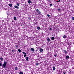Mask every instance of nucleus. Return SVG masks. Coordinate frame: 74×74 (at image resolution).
Instances as JSON below:
<instances>
[{"mask_svg": "<svg viewBox=\"0 0 74 74\" xmlns=\"http://www.w3.org/2000/svg\"><path fill=\"white\" fill-rule=\"evenodd\" d=\"M16 5H17L18 6H19V4L18 3H17L16 4Z\"/></svg>", "mask_w": 74, "mask_h": 74, "instance_id": "a878e982", "label": "nucleus"}, {"mask_svg": "<svg viewBox=\"0 0 74 74\" xmlns=\"http://www.w3.org/2000/svg\"><path fill=\"white\" fill-rule=\"evenodd\" d=\"M26 59L27 62L29 61V57H26Z\"/></svg>", "mask_w": 74, "mask_h": 74, "instance_id": "0eeeda50", "label": "nucleus"}, {"mask_svg": "<svg viewBox=\"0 0 74 74\" xmlns=\"http://www.w3.org/2000/svg\"><path fill=\"white\" fill-rule=\"evenodd\" d=\"M0 60L1 61H3V58L1 57L0 58Z\"/></svg>", "mask_w": 74, "mask_h": 74, "instance_id": "2eb2a0df", "label": "nucleus"}, {"mask_svg": "<svg viewBox=\"0 0 74 74\" xmlns=\"http://www.w3.org/2000/svg\"><path fill=\"white\" fill-rule=\"evenodd\" d=\"M16 48H18V45H16L15 46Z\"/></svg>", "mask_w": 74, "mask_h": 74, "instance_id": "b1692460", "label": "nucleus"}, {"mask_svg": "<svg viewBox=\"0 0 74 74\" xmlns=\"http://www.w3.org/2000/svg\"><path fill=\"white\" fill-rule=\"evenodd\" d=\"M39 65V63H36V66H38V65Z\"/></svg>", "mask_w": 74, "mask_h": 74, "instance_id": "aec40b11", "label": "nucleus"}, {"mask_svg": "<svg viewBox=\"0 0 74 74\" xmlns=\"http://www.w3.org/2000/svg\"><path fill=\"white\" fill-rule=\"evenodd\" d=\"M63 38H66V35H64L63 36Z\"/></svg>", "mask_w": 74, "mask_h": 74, "instance_id": "6ab92c4d", "label": "nucleus"}, {"mask_svg": "<svg viewBox=\"0 0 74 74\" xmlns=\"http://www.w3.org/2000/svg\"><path fill=\"white\" fill-rule=\"evenodd\" d=\"M15 70H18V68L17 67H15Z\"/></svg>", "mask_w": 74, "mask_h": 74, "instance_id": "a211bd4d", "label": "nucleus"}, {"mask_svg": "<svg viewBox=\"0 0 74 74\" xmlns=\"http://www.w3.org/2000/svg\"><path fill=\"white\" fill-rule=\"evenodd\" d=\"M12 52H14V51L13 50H12Z\"/></svg>", "mask_w": 74, "mask_h": 74, "instance_id": "c9c22d12", "label": "nucleus"}, {"mask_svg": "<svg viewBox=\"0 0 74 74\" xmlns=\"http://www.w3.org/2000/svg\"><path fill=\"white\" fill-rule=\"evenodd\" d=\"M26 53H25V54H24V58H25L26 57Z\"/></svg>", "mask_w": 74, "mask_h": 74, "instance_id": "4468645a", "label": "nucleus"}, {"mask_svg": "<svg viewBox=\"0 0 74 74\" xmlns=\"http://www.w3.org/2000/svg\"><path fill=\"white\" fill-rule=\"evenodd\" d=\"M36 12H38V13H37L36 15H40L41 14V12L40 11V10H38V9H36Z\"/></svg>", "mask_w": 74, "mask_h": 74, "instance_id": "f257e3e1", "label": "nucleus"}, {"mask_svg": "<svg viewBox=\"0 0 74 74\" xmlns=\"http://www.w3.org/2000/svg\"><path fill=\"white\" fill-rule=\"evenodd\" d=\"M47 41L48 42H49V41H50V39L49 38H47Z\"/></svg>", "mask_w": 74, "mask_h": 74, "instance_id": "ddd939ff", "label": "nucleus"}, {"mask_svg": "<svg viewBox=\"0 0 74 74\" xmlns=\"http://www.w3.org/2000/svg\"><path fill=\"white\" fill-rule=\"evenodd\" d=\"M31 3H32V1L30 0H29L28 1V4H30Z\"/></svg>", "mask_w": 74, "mask_h": 74, "instance_id": "423d86ee", "label": "nucleus"}, {"mask_svg": "<svg viewBox=\"0 0 74 74\" xmlns=\"http://www.w3.org/2000/svg\"><path fill=\"white\" fill-rule=\"evenodd\" d=\"M47 16H48V17L49 18V16H50V15H49L48 14H47Z\"/></svg>", "mask_w": 74, "mask_h": 74, "instance_id": "cd10ccee", "label": "nucleus"}, {"mask_svg": "<svg viewBox=\"0 0 74 74\" xmlns=\"http://www.w3.org/2000/svg\"><path fill=\"white\" fill-rule=\"evenodd\" d=\"M66 59H69V56H66Z\"/></svg>", "mask_w": 74, "mask_h": 74, "instance_id": "1a4fd4ad", "label": "nucleus"}, {"mask_svg": "<svg viewBox=\"0 0 74 74\" xmlns=\"http://www.w3.org/2000/svg\"><path fill=\"white\" fill-rule=\"evenodd\" d=\"M19 74H23V73L22 72H20L19 73Z\"/></svg>", "mask_w": 74, "mask_h": 74, "instance_id": "bb28decb", "label": "nucleus"}, {"mask_svg": "<svg viewBox=\"0 0 74 74\" xmlns=\"http://www.w3.org/2000/svg\"><path fill=\"white\" fill-rule=\"evenodd\" d=\"M3 66V63H0V66Z\"/></svg>", "mask_w": 74, "mask_h": 74, "instance_id": "4be33fe9", "label": "nucleus"}, {"mask_svg": "<svg viewBox=\"0 0 74 74\" xmlns=\"http://www.w3.org/2000/svg\"><path fill=\"white\" fill-rule=\"evenodd\" d=\"M49 2H51V0H49Z\"/></svg>", "mask_w": 74, "mask_h": 74, "instance_id": "f704fd0d", "label": "nucleus"}, {"mask_svg": "<svg viewBox=\"0 0 74 74\" xmlns=\"http://www.w3.org/2000/svg\"><path fill=\"white\" fill-rule=\"evenodd\" d=\"M54 56H55V57H56V56H57V54H54Z\"/></svg>", "mask_w": 74, "mask_h": 74, "instance_id": "c756f323", "label": "nucleus"}, {"mask_svg": "<svg viewBox=\"0 0 74 74\" xmlns=\"http://www.w3.org/2000/svg\"><path fill=\"white\" fill-rule=\"evenodd\" d=\"M14 21L16 20V17H14Z\"/></svg>", "mask_w": 74, "mask_h": 74, "instance_id": "f3484780", "label": "nucleus"}, {"mask_svg": "<svg viewBox=\"0 0 74 74\" xmlns=\"http://www.w3.org/2000/svg\"><path fill=\"white\" fill-rule=\"evenodd\" d=\"M28 19H29V20L30 21L31 20V18H30V17H28Z\"/></svg>", "mask_w": 74, "mask_h": 74, "instance_id": "393cba45", "label": "nucleus"}, {"mask_svg": "<svg viewBox=\"0 0 74 74\" xmlns=\"http://www.w3.org/2000/svg\"><path fill=\"white\" fill-rule=\"evenodd\" d=\"M40 52H42V51H43V49L41 48L40 49Z\"/></svg>", "mask_w": 74, "mask_h": 74, "instance_id": "6e6552de", "label": "nucleus"}, {"mask_svg": "<svg viewBox=\"0 0 74 74\" xmlns=\"http://www.w3.org/2000/svg\"><path fill=\"white\" fill-rule=\"evenodd\" d=\"M60 1V0H59L58 1H57V3H59Z\"/></svg>", "mask_w": 74, "mask_h": 74, "instance_id": "c85d7f7f", "label": "nucleus"}, {"mask_svg": "<svg viewBox=\"0 0 74 74\" xmlns=\"http://www.w3.org/2000/svg\"><path fill=\"white\" fill-rule=\"evenodd\" d=\"M9 6H10V7H11L12 6V5L11 3H10L9 4Z\"/></svg>", "mask_w": 74, "mask_h": 74, "instance_id": "f8f14e48", "label": "nucleus"}, {"mask_svg": "<svg viewBox=\"0 0 74 74\" xmlns=\"http://www.w3.org/2000/svg\"><path fill=\"white\" fill-rule=\"evenodd\" d=\"M63 53H64L65 55H67V51L66 50L64 49L63 50Z\"/></svg>", "mask_w": 74, "mask_h": 74, "instance_id": "7ed1b4c3", "label": "nucleus"}, {"mask_svg": "<svg viewBox=\"0 0 74 74\" xmlns=\"http://www.w3.org/2000/svg\"><path fill=\"white\" fill-rule=\"evenodd\" d=\"M14 8L17 9H19V8L17 6H16V5H15L14 6Z\"/></svg>", "mask_w": 74, "mask_h": 74, "instance_id": "39448f33", "label": "nucleus"}, {"mask_svg": "<svg viewBox=\"0 0 74 74\" xmlns=\"http://www.w3.org/2000/svg\"><path fill=\"white\" fill-rule=\"evenodd\" d=\"M51 40H55V37H52L51 38Z\"/></svg>", "mask_w": 74, "mask_h": 74, "instance_id": "9d476101", "label": "nucleus"}, {"mask_svg": "<svg viewBox=\"0 0 74 74\" xmlns=\"http://www.w3.org/2000/svg\"><path fill=\"white\" fill-rule=\"evenodd\" d=\"M30 51H32V52H34V49L33 48H31Z\"/></svg>", "mask_w": 74, "mask_h": 74, "instance_id": "20e7f679", "label": "nucleus"}, {"mask_svg": "<svg viewBox=\"0 0 74 74\" xmlns=\"http://www.w3.org/2000/svg\"><path fill=\"white\" fill-rule=\"evenodd\" d=\"M42 34H43V33H42Z\"/></svg>", "mask_w": 74, "mask_h": 74, "instance_id": "4c0bfd02", "label": "nucleus"}, {"mask_svg": "<svg viewBox=\"0 0 74 74\" xmlns=\"http://www.w3.org/2000/svg\"><path fill=\"white\" fill-rule=\"evenodd\" d=\"M58 11H61V10L60 8L58 9H57Z\"/></svg>", "mask_w": 74, "mask_h": 74, "instance_id": "5701e85b", "label": "nucleus"}, {"mask_svg": "<svg viewBox=\"0 0 74 74\" xmlns=\"http://www.w3.org/2000/svg\"><path fill=\"white\" fill-rule=\"evenodd\" d=\"M18 52H21V50L19 49H18Z\"/></svg>", "mask_w": 74, "mask_h": 74, "instance_id": "412c9836", "label": "nucleus"}, {"mask_svg": "<svg viewBox=\"0 0 74 74\" xmlns=\"http://www.w3.org/2000/svg\"><path fill=\"white\" fill-rule=\"evenodd\" d=\"M49 30H52V28H50L49 29Z\"/></svg>", "mask_w": 74, "mask_h": 74, "instance_id": "2f4dec72", "label": "nucleus"}, {"mask_svg": "<svg viewBox=\"0 0 74 74\" xmlns=\"http://www.w3.org/2000/svg\"><path fill=\"white\" fill-rule=\"evenodd\" d=\"M53 71L55 70H56V68H55V67L53 66Z\"/></svg>", "mask_w": 74, "mask_h": 74, "instance_id": "9b49d317", "label": "nucleus"}, {"mask_svg": "<svg viewBox=\"0 0 74 74\" xmlns=\"http://www.w3.org/2000/svg\"><path fill=\"white\" fill-rule=\"evenodd\" d=\"M37 29H38V30H40V29H41V28H40V27H37Z\"/></svg>", "mask_w": 74, "mask_h": 74, "instance_id": "dca6fc26", "label": "nucleus"}, {"mask_svg": "<svg viewBox=\"0 0 74 74\" xmlns=\"http://www.w3.org/2000/svg\"><path fill=\"white\" fill-rule=\"evenodd\" d=\"M63 74H66V73H65V72H63Z\"/></svg>", "mask_w": 74, "mask_h": 74, "instance_id": "e433bc0d", "label": "nucleus"}, {"mask_svg": "<svg viewBox=\"0 0 74 74\" xmlns=\"http://www.w3.org/2000/svg\"><path fill=\"white\" fill-rule=\"evenodd\" d=\"M23 54H25V52H23Z\"/></svg>", "mask_w": 74, "mask_h": 74, "instance_id": "72a5a7b5", "label": "nucleus"}, {"mask_svg": "<svg viewBox=\"0 0 74 74\" xmlns=\"http://www.w3.org/2000/svg\"><path fill=\"white\" fill-rule=\"evenodd\" d=\"M50 6H52V5H52V4H50Z\"/></svg>", "mask_w": 74, "mask_h": 74, "instance_id": "473e14b6", "label": "nucleus"}, {"mask_svg": "<svg viewBox=\"0 0 74 74\" xmlns=\"http://www.w3.org/2000/svg\"><path fill=\"white\" fill-rule=\"evenodd\" d=\"M72 20H74V17H72Z\"/></svg>", "mask_w": 74, "mask_h": 74, "instance_id": "7c9ffc66", "label": "nucleus"}, {"mask_svg": "<svg viewBox=\"0 0 74 74\" xmlns=\"http://www.w3.org/2000/svg\"><path fill=\"white\" fill-rule=\"evenodd\" d=\"M7 62H6L5 61L4 63L3 64V68H5V66H6V64H7Z\"/></svg>", "mask_w": 74, "mask_h": 74, "instance_id": "f03ea898", "label": "nucleus"}]
</instances>
